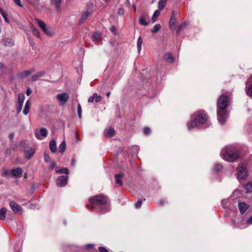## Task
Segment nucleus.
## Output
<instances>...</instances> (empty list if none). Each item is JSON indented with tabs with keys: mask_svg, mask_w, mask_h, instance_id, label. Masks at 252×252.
Listing matches in <instances>:
<instances>
[{
	"mask_svg": "<svg viewBox=\"0 0 252 252\" xmlns=\"http://www.w3.org/2000/svg\"><path fill=\"white\" fill-rule=\"evenodd\" d=\"M56 172L58 173L65 174L66 175H68L69 174V171L67 168L64 167H62L60 169H59L57 167L56 168Z\"/></svg>",
	"mask_w": 252,
	"mask_h": 252,
	"instance_id": "c85d7f7f",
	"label": "nucleus"
},
{
	"mask_svg": "<svg viewBox=\"0 0 252 252\" xmlns=\"http://www.w3.org/2000/svg\"><path fill=\"white\" fill-rule=\"evenodd\" d=\"M35 21L36 23L38 25V26L43 31L46 28L47 26H46L45 23L43 21L37 18H35Z\"/></svg>",
	"mask_w": 252,
	"mask_h": 252,
	"instance_id": "aec40b11",
	"label": "nucleus"
},
{
	"mask_svg": "<svg viewBox=\"0 0 252 252\" xmlns=\"http://www.w3.org/2000/svg\"><path fill=\"white\" fill-rule=\"evenodd\" d=\"M91 14V12L86 11L82 13L80 19L79 20V24L82 25L87 19L89 16Z\"/></svg>",
	"mask_w": 252,
	"mask_h": 252,
	"instance_id": "2eb2a0df",
	"label": "nucleus"
},
{
	"mask_svg": "<svg viewBox=\"0 0 252 252\" xmlns=\"http://www.w3.org/2000/svg\"><path fill=\"white\" fill-rule=\"evenodd\" d=\"M249 205L244 203V202H239L238 203V207L240 213L243 214L245 213V212L248 209Z\"/></svg>",
	"mask_w": 252,
	"mask_h": 252,
	"instance_id": "f3484780",
	"label": "nucleus"
},
{
	"mask_svg": "<svg viewBox=\"0 0 252 252\" xmlns=\"http://www.w3.org/2000/svg\"><path fill=\"white\" fill-rule=\"evenodd\" d=\"M34 154V151L32 148H31L27 149L25 151V156L28 159L31 158L33 156Z\"/></svg>",
	"mask_w": 252,
	"mask_h": 252,
	"instance_id": "a211bd4d",
	"label": "nucleus"
},
{
	"mask_svg": "<svg viewBox=\"0 0 252 252\" xmlns=\"http://www.w3.org/2000/svg\"><path fill=\"white\" fill-rule=\"evenodd\" d=\"M106 2H108L109 0H104Z\"/></svg>",
	"mask_w": 252,
	"mask_h": 252,
	"instance_id": "69168bd1",
	"label": "nucleus"
},
{
	"mask_svg": "<svg viewBox=\"0 0 252 252\" xmlns=\"http://www.w3.org/2000/svg\"><path fill=\"white\" fill-rule=\"evenodd\" d=\"M176 21V14L175 11H173L169 22V26L171 29H172L175 26Z\"/></svg>",
	"mask_w": 252,
	"mask_h": 252,
	"instance_id": "dca6fc26",
	"label": "nucleus"
},
{
	"mask_svg": "<svg viewBox=\"0 0 252 252\" xmlns=\"http://www.w3.org/2000/svg\"><path fill=\"white\" fill-rule=\"evenodd\" d=\"M165 59L167 61V62L169 63H173L174 61V59L170 53H167L165 55Z\"/></svg>",
	"mask_w": 252,
	"mask_h": 252,
	"instance_id": "7c9ffc66",
	"label": "nucleus"
},
{
	"mask_svg": "<svg viewBox=\"0 0 252 252\" xmlns=\"http://www.w3.org/2000/svg\"><path fill=\"white\" fill-rule=\"evenodd\" d=\"M118 14L120 16H123L125 14V10L122 8H119L118 9Z\"/></svg>",
	"mask_w": 252,
	"mask_h": 252,
	"instance_id": "c03bdc74",
	"label": "nucleus"
},
{
	"mask_svg": "<svg viewBox=\"0 0 252 252\" xmlns=\"http://www.w3.org/2000/svg\"><path fill=\"white\" fill-rule=\"evenodd\" d=\"M207 119V115L203 111H199L194 113L188 123V129L191 131L204 124L207 127L209 126L210 124Z\"/></svg>",
	"mask_w": 252,
	"mask_h": 252,
	"instance_id": "f03ea898",
	"label": "nucleus"
},
{
	"mask_svg": "<svg viewBox=\"0 0 252 252\" xmlns=\"http://www.w3.org/2000/svg\"><path fill=\"white\" fill-rule=\"evenodd\" d=\"M32 93V90L30 88L27 90L26 94L27 95H30Z\"/></svg>",
	"mask_w": 252,
	"mask_h": 252,
	"instance_id": "6e6d98bb",
	"label": "nucleus"
},
{
	"mask_svg": "<svg viewBox=\"0 0 252 252\" xmlns=\"http://www.w3.org/2000/svg\"><path fill=\"white\" fill-rule=\"evenodd\" d=\"M0 13H1H1H4V12L2 11V9H1V8H0Z\"/></svg>",
	"mask_w": 252,
	"mask_h": 252,
	"instance_id": "e2e57ef3",
	"label": "nucleus"
},
{
	"mask_svg": "<svg viewBox=\"0 0 252 252\" xmlns=\"http://www.w3.org/2000/svg\"><path fill=\"white\" fill-rule=\"evenodd\" d=\"M14 136V135L13 133H11L9 135V138L11 140H12L13 139Z\"/></svg>",
	"mask_w": 252,
	"mask_h": 252,
	"instance_id": "bf43d9fd",
	"label": "nucleus"
},
{
	"mask_svg": "<svg viewBox=\"0 0 252 252\" xmlns=\"http://www.w3.org/2000/svg\"><path fill=\"white\" fill-rule=\"evenodd\" d=\"M98 250L100 252H109L108 250L103 247H99Z\"/></svg>",
	"mask_w": 252,
	"mask_h": 252,
	"instance_id": "09e8293b",
	"label": "nucleus"
},
{
	"mask_svg": "<svg viewBox=\"0 0 252 252\" xmlns=\"http://www.w3.org/2000/svg\"><path fill=\"white\" fill-rule=\"evenodd\" d=\"M110 94L111 93L110 92H108L107 94H106V96L107 97H109L110 95Z\"/></svg>",
	"mask_w": 252,
	"mask_h": 252,
	"instance_id": "680f3d73",
	"label": "nucleus"
},
{
	"mask_svg": "<svg viewBox=\"0 0 252 252\" xmlns=\"http://www.w3.org/2000/svg\"><path fill=\"white\" fill-rule=\"evenodd\" d=\"M31 29H32L33 34L34 35L36 36L37 37H40V33H39L38 30L36 29L32 26Z\"/></svg>",
	"mask_w": 252,
	"mask_h": 252,
	"instance_id": "58836bf2",
	"label": "nucleus"
},
{
	"mask_svg": "<svg viewBox=\"0 0 252 252\" xmlns=\"http://www.w3.org/2000/svg\"><path fill=\"white\" fill-rule=\"evenodd\" d=\"M57 98L61 103L63 104L67 101L69 95L66 93H61L57 95Z\"/></svg>",
	"mask_w": 252,
	"mask_h": 252,
	"instance_id": "9d476101",
	"label": "nucleus"
},
{
	"mask_svg": "<svg viewBox=\"0 0 252 252\" xmlns=\"http://www.w3.org/2000/svg\"><path fill=\"white\" fill-rule=\"evenodd\" d=\"M160 28L161 26L159 24H156L151 31L153 33H156L158 32L160 29Z\"/></svg>",
	"mask_w": 252,
	"mask_h": 252,
	"instance_id": "4c0bfd02",
	"label": "nucleus"
},
{
	"mask_svg": "<svg viewBox=\"0 0 252 252\" xmlns=\"http://www.w3.org/2000/svg\"><path fill=\"white\" fill-rule=\"evenodd\" d=\"M9 205L12 210L16 214H21L23 212L22 208L16 203L11 201L9 202Z\"/></svg>",
	"mask_w": 252,
	"mask_h": 252,
	"instance_id": "6e6552de",
	"label": "nucleus"
},
{
	"mask_svg": "<svg viewBox=\"0 0 252 252\" xmlns=\"http://www.w3.org/2000/svg\"><path fill=\"white\" fill-rule=\"evenodd\" d=\"M142 201L138 200L135 204V207L137 209L140 208L142 205Z\"/></svg>",
	"mask_w": 252,
	"mask_h": 252,
	"instance_id": "49530a36",
	"label": "nucleus"
},
{
	"mask_svg": "<svg viewBox=\"0 0 252 252\" xmlns=\"http://www.w3.org/2000/svg\"><path fill=\"white\" fill-rule=\"evenodd\" d=\"M101 38L100 34L99 32H94L92 35V40L94 41L99 40Z\"/></svg>",
	"mask_w": 252,
	"mask_h": 252,
	"instance_id": "c9c22d12",
	"label": "nucleus"
},
{
	"mask_svg": "<svg viewBox=\"0 0 252 252\" xmlns=\"http://www.w3.org/2000/svg\"><path fill=\"white\" fill-rule=\"evenodd\" d=\"M238 178L240 179H245L248 176V171L247 168L243 166L240 165L238 167Z\"/></svg>",
	"mask_w": 252,
	"mask_h": 252,
	"instance_id": "39448f33",
	"label": "nucleus"
},
{
	"mask_svg": "<svg viewBox=\"0 0 252 252\" xmlns=\"http://www.w3.org/2000/svg\"><path fill=\"white\" fill-rule=\"evenodd\" d=\"M7 209L5 207H2L0 210V220H4L6 217Z\"/></svg>",
	"mask_w": 252,
	"mask_h": 252,
	"instance_id": "a878e982",
	"label": "nucleus"
},
{
	"mask_svg": "<svg viewBox=\"0 0 252 252\" xmlns=\"http://www.w3.org/2000/svg\"><path fill=\"white\" fill-rule=\"evenodd\" d=\"M222 168V166L220 164H216L214 166V170L216 171H219Z\"/></svg>",
	"mask_w": 252,
	"mask_h": 252,
	"instance_id": "de8ad7c7",
	"label": "nucleus"
},
{
	"mask_svg": "<svg viewBox=\"0 0 252 252\" xmlns=\"http://www.w3.org/2000/svg\"><path fill=\"white\" fill-rule=\"evenodd\" d=\"M134 148H135V149H137V147L136 146H135Z\"/></svg>",
	"mask_w": 252,
	"mask_h": 252,
	"instance_id": "338daca9",
	"label": "nucleus"
},
{
	"mask_svg": "<svg viewBox=\"0 0 252 252\" xmlns=\"http://www.w3.org/2000/svg\"><path fill=\"white\" fill-rule=\"evenodd\" d=\"M239 152L234 146L229 145L222 149L220 152L221 158L228 161L233 162L238 158Z\"/></svg>",
	"mask_w": 252,
	"mask_h": 252,
	"instance_id": "20e7f679",
	"label": "nucleus"
},
{
	"mask_svg": "<svg viewBox=\"0 0 252 252\" xmlns=\"http://www.w3.org/2000/svg\"><path fill=\"white\" fill-rule=\"evenodd\" d=\"M22 172L23 170L20 167L13 169L10 171L11 175L15 178H20L21 176Z\"/></svg>",
	"mask_w": 252,
	"mask_h": 252,
	"instance_id": "f8f14e48",
	"label": "nucleus"
},
{
	"mask_svg": "<svg viewBox=\"0 0 252 252\" xmlns=\"http://www.w3.org/2000/svg\"><path fill=\"white\" fill-rule=\"evenodd\" d=\"M147 16H141L139 19V23L141 25L147 26L149 25V22L146 21Z\"/></svg>",
	"mask_w": 252,
	"mask_h": 252,
	"instance_id": "b1692460",
	"label": "nucleus"
},
{
	"mask_svg": "<svg viewBox=\"0 0 252 252\" xmlns=\"http://www.w3.org/2000/svg\"><path fill=\"white\" fill-rule=\"evenodd\" d=\"M13 40L9 37L5 38L3 39V44L6 46H11L13 45Z\"/></svg>",
	"mask_w": 252,
	"mask_h": 252,
	"instance_id": "393cba45",
	"label": "nucleus"
},
{
	"mask_svg": "<svg viewBox=\"0 0 252 252\" xmlns=\"http://www.w3.org/2000/svg\"><path fill=\"white\" fill-rule=\"evenodd\" d=\"M32 72V70H28L25 71H24L20 74H19V76L21 78H24L27 77L29 75H30Z\"/></svg>",
	"mask_w": 252,
	"mask_h": 252,
	"instance_id": "f704fd0d",
	"label": "nucleus"
},
{
	"mask_svg": "<svg viewBox=\"0 0 252 252\" xmlns=\"http://www.w3.org/2000/svg\"><path fill=\"white\" fill-rule=\"evenodd\" d=\"M14 0V2L19 6L20 7H22V4H21V2H20V0Z\"/></svg>",
	"mask_w": 252,
	"mask_h": 252,
	"instance_id": "4d7b16f0",
	"label": "nucleus"
},
{
	"mask_svg": "<svg viewBox=\"0 0 252 252\" xmlns=\"http://www.w3.org/2000/svg\"><path fill=\"white\" fill-rule=\"evenodd\" d=\"M10 173V171L9 170L7 169H3L2 170L1 176L2 177H5L7 175H9Z\"/></svg>",
	"mask_w": 252,
	"mask_h": 252,
	"instance_id": "79ce46f5",
	"label": "nucleus"
},
{
	"mask_svg": "<svg viewBox=\"0 0 252 252\" xmlns=\"http://www.w3.org/2000/svg\"><path fill=\"white\" fill-rule=\"evenodd\" d=\"M30 105L31 103L30 100H27L26 102L25 106L23 110V114L24 115H27L29 113Z\"/></svg>",
	"mask_w": 252,
	"mask_h": 252,
	"instance_id": "cd10ccee",
	"label": "nucleus"
},
{
	"mask_svg": "<svg viewBox=\"0 0 252 252\" xmlns=\"http://www.w3.org/2000/svg\"><path fill=\"white\" fill-rule=\"evenodd\" d=\"M150 128L149 127H146L143 129V133L145 134H148L150 133Z\"/></svg>",
	"mask_w": 252,
	"mask_h": 252,
	"instance_id": "3c124183",
	"label": "nucleus"
},
{
	"mask_svg": "<svg viewBox=\"0 0 252 252\" xmlns=\"http://www.w3.org/2000/svg\"><path fill=\"white\" fill-rule=\"evenodd\" d=\"M43 32L48 36H51L54 34V31L51 27H47Z\"/></svg>",
	"mask_w": 252,
	"mask_h": 252,
	"instance_id": "4be33fe9",
	"label": "nucleus"
},
{
	"mask_svg": "<svg viewBox=\"0 0 252 252\" xmlns=\"http://www.w3.org/2000/svg\"><path fill=\"white\" fill-rule=\"evenodd\" d=\"M123 176L124 174L122 173L116 174L115 176L116 182L119 186H122L123 185V182L122 179L123 178Z\"/></svg>",
	"mask_w": 252,
	"mask_h": 252,
	"instance_id": "6ab92c4d",
	"label": "nucleus"
},
{
	"mask_svg": "<svg viewBox=\"0 0 252 252\" xmlns=\"http://www.w3.org/2000/svg\"><path fill=\"white\" fill-rule=\"evenodd\" d=\"M56 163L55 162H52L51 165H50L49 167L51 169H53L54 167L56 166Z\"/></svg>",
	"mask_w": 252,
	"mask_h": 252,
	"instance_id": "13d9d810",
	"label": "nucleus"
},
{
	"mask_svg": "<svg viewBox=\"0 0 252 252\" xmlns=\"http://www.w3.org/2000/svg\"><path fill=\"white\" fill-rule=\"evenodd\" d=\"M188 26V24L186 22H184L183 24L180 25L178 27V30H177V33L179 34L181 30L184 28H185Z\"/></svg>",
	"mask_w": 252,
	"mask_h": 252,
	"instance_id": "a19ab883",
	"label": "nucleus"
},
{
	"mask_svg": "<svg viewBox=\"0 0 252 252\" xmlns=\"http://www.w3.org/2000/svg\"><path fill=\"white\" fill-rule=\"evenodd\" d=\"M48 134L47 130L45 128H41L39 131L35 132L36 137L39 140L42 139L46 137Z\"/></svg>",
	"mask_w": 252,
	"mask_h": 252,
	"instance_id": "9b49d317",
	"label": "nucleus"
},
{
	"mask_svg": "<svg viewBox=\"0 0 252 252\" xmlns=\"http://www.w3.org/2000/svg\"><path fill=\"white\" fill-rule=\"evenodd\" d=\"M115 129L111 127L106 128L104 131V135L107 137H112L115 135Z\"/></svg>",
	"mask_w": 252,
	"mask_h": 252,
	"instance_id": "4468645a",
	"label": "nucleus"
},
{
	"mask_svg": "<svg viewBox=\"0 0 252 252\" xmlns=\"http://www.w3.org/2000/svg\"><path fill=\"white\" fill-rule=\"evenodd\" d=\"M25 100V95L24 94H20L18 95V101L17 103V111L18 113H19L22 109L23 105L24 103V101Z\"/></svg>",
	"mask_w": 252,
	"mask_h": 252,
	"instance_id": "423d86ee",
	"label": "nucleus"
},
{
	"mask_svg": "<svg viewBox=\"0 0 252 252\" xmlns=\"http://www.w3.org/2000/svg\"><path fill=\"white\" fill-rule=\"evenodd\" d=\"M101 96L99 95H98L96 93H94L92 96H90L88 101L89 103L93 102L95 101V102H99L101 100Z\"/></svg>",
	"mask_w": 252,
	"mask_h": 252,
	"instance_id": "ddd939ff",
	"label": "nucleus"
},
{
	"mask_svg": "<svg viewBox=\"0 0 252 252\" xmlns=\"http://www.w3.org/2000/svg\"><path fill=\"white\" fill-rule=\"evenodd\" d=\"M89 209H94L97 212L105 213L109 211V205L107 203L106 197L102 195H96L90 199V204L87 205Z\"/></svg>",
	"mask_w": 252,
	"mask_h": 252,
	"instance_id": "f257e3e1",
	"label": "nucleus"
},
{
	"mask_svg": "<svg viewBox=\"0 0 252 252\" xmlns=\"http://www.w3.org/2000/svg\"><path fill=\"white\" fill-rule=\"evenodd\" d=\"M142 44V38L141 37H139L137 40V48H138V50L139 52H140V50H141Z\"/></svg>",
	"mask_w": 252,
	"mask_h": 252,
	"instance_id": "ea45409f",
	"label": "nucleus"
},
{
	"mask_svg": "<svg viewBox=\"0 0 252 252\" xmlns=\"http://www.w3.org/2000/svg\"><path fill=\"white\" fill-rule=\"evenodd\" d=\"M159 204L160 205H162L164 204V201L163 200L160 201Z\"/></svg>",
	"mask_w": 252,
	"mask_h": 252,
	"instance_id": "052dcab7",
	"label": "nucleus"
},
{
	"mask_svg": "<svg viewBox=\"0 0 252 252\" xmlns=\"http://www.w3.org/2000/svg\"><path fill=\"white\" fill-rule=\"evenodd\" d=\"M32 5H33V6L35 8H36V7L35 6V5L32 4Z\"/></svg>",
	"mask_w": 252,
	"mask_h": 252,
	"instance_id": "0e129e2a",
	"label": "nucleus"
},
{
	"mask_svg": "<svg viewBox=\"0 0 252 252\" xmlns=\"http://www.w3.org/2000/svg\"><path fill=\"white\" fill-rule=\"evenodd\" d=\"M111 32L114 34H116L117 33V30L116 27L114 26H112L110 28Z\"/></svg>",
	"mask_w": 252,
	"mask_h": 252,
	"instance_id": "8fccbe9b",
	"label": "nucleus"
},
{
	"mask_svg": "<svg viewBox=\"0 0 252 252\" xmlns=\"http://www.w3.org/2000/svg\"><path fill=\"white\" fill-rule=\"evenodd\" d=\"M228 105V98L224 95H220L217 102V115L218 121L221 125H223L228 118V113L225 109Z\"/></svg>",
	"mask_w": 252,
	"mask_h": 252,
	"instance_id": "7ed1b4c3",
	"label": "nucleus"
},
{
	"mask_svg": "<svg viewBox=\"0 0 252 252\" xmlns=\"http://www.w3.org/2000/svg\"><path fill=\"white\" fill-rule=\"evenodd\" d=\"M167 1V0H160L158 3V10L159 11L163 10L166 5Z\"/></svg>",
	"mask_w": 252,
	"mask_h": 252,
	"instance_id": "bb28decb",
	"label": "nucleus"
},
{
	"mask_svg": "<svg viewBox=\"0 0 252 252\" xmlns=\"http://www.w3.org/2000/svg\"><path fill=\"white\" fill-rule=\"evenodd\" d=\"M1 15L2 16V17H3L5 21L6 22V23H8L9 22V20L8 19V18H7L6 16V14L5 13H1Z\"/></svg>",
	"mask_w": 252,
	"mask_h": 252,
	"instance_id": "603ef678",
	"label": "nucleus"
},
{
	"mask_svg": "<svg viewBox=\"0 0 252 252\" xmlns=\"http://www.w3.org/2000/svg\"><path fill=\"white\" fill-rule=\"evenodd\" d=\"M44 159L46 162H49L51 161V158L46 154H44Z\"/></svg>",
	"mask_w": 252,
	"mask_h": 252,
	"instance_id": "a18cd8bd",
	"label": "nucleus"
},
{
	"mask_svg": "<svg viewBox=\"0 0 252 252\" xmlns=\"http://www.w3.org/2000/svg\"><path fill=\"white\" fill-rule=\"evenodd\" d=\"M85 247L86 249H92L94 247V245L93 244H87L85 246Z\"/></svg>",
	"mask_w": 252,
	"mask_h": 252,
	"instance_id": "5fc2aeb1",
	"label": "nucleus"
},
{
	"mask_svg": "<svg viewBox=\"0 0 252 252\" xmlns=\"http://www.w3.org/2000/svg\"><path fill=\"white\" fill-rule=\"evenodd\" d=\"M160 13V11H159V10H157L154 12L153 17L151 19V21L152 23H154L156 21L157 18L159 15Z\"/></svg>",
	"mask_w": 252,
	"mask_h": 252,
	"instance_id": "473e14b6",
	"label": "nucleus"
},
{
	"mask_svg": "<svg viewBox=\"0 0 252 252\" xmlns=\"http://www.w3.org/2000/svg\"><path fill=\"white\" fill-rule=\"evenodd\" d=\"M66 150V144L65 141H63L59 145V151L63 153Z\"/></svg>",
	"mask_w": 252,
	"mask_h": 252,
	"instance_id": "2f4dec72",
	"label": "nucleus"
},
{
	"mask_svg": "<svg viewBox=\"0 0 252 252\" xmlns=\"http://www.w3.org/2000/svg\"><path fill=\"white\" fill-rule=\"evenodd\" d=\"M50 149L53 153H55L57 151L56 143L54 140H52L49 143Z\"/></svg>",
	"mask_w": 252,
	"mask_h": 252,
	"instance_id": "5701e85b",
	"label": "nucleus"
},
{
	"mask_svg": "<svg viewBox=\"0 0 252 252\" xmlns=\"http://www.w3.org/2000/svg\"><path fill=\"white\" fill-rule=\"evenodd\" d=\"M45 74L44 71H40L37 72L36 74L34 75L31 80L33 81H36L39 78L41 77Z\"/></svg>",
	"mask_w": 252,
	"mask_h": 252,
	"instance_id": "c756f323",
	"label": "nucleus"
},
{
	"mask_svg": "<svg viewBox=\"0 0 252 252\" xmlns=\"http://www.w3.org/2000/svg\"><path fill=\"white\" fill-rule=\"evenodd\" d=\"M247 223L249 225L252 224V216L251 217L246 221Z\"/></svg>",
	"mask_w": 252,
	"mask_h": 252,
	"instance_id": "864d4df0",
	"label": "nucleus"
},
{
	"mask_svg": "<svg viewBox=\"0 0 252 252\" xmlns=\"http://www.w3.org/2000/svg\"><path fill=\"white\" fill-rule=\"evenodd\" d=\"M51 2L55 5L57 9L58 10L61 4L62 0H51Z\"/></svg>",
	"mask_w": 252,
	"mask_h": 252,
	"instance_id": "e433bc0d",
	"label": "nucleus"
},
{
	"mask_svg": "<svg viewBox=\"0 0 252 252\" xmlns=\"http://www.w3.org/2000/svg\"><path fill=\"white\" fill-rule=\"evenodd\" d=\"M246 91L248 95L252 96V75L249 77L246 82Z\"/></svg>",
	"mask_w": 252,
	"mask_h": 252,
	"instance_id": "0eeeda50",
	"label": "nucleus"
},
{
	"mask_svg": "<svg viewBox=\"0 0 252 252\" xmlns=\"http://www.w3.org/2000/svg\"><path fill=\"white\" fill-rule=\"evenodd\" d=\"M77 113L79 118H81L82 115V108L80 104H77Z\"/></svg>",
	"mask_w": 252,
	"mask_h": 252,
	"instance_id": "37998d69",
	"label": "nucleus"
},
{
	"mask_svg": "<svg viewBox=\"0 0 252 252\" xmlns=\"http://www.w3.org/2000/svg\"><path fill=\"white\" fill-rule=\"evenodd\" d=\"M35 21L36 23L38 25V26L43 31L46 28L47 26H46L45 23L43 21L37 18H35Z\"/></svg>",
	"mask_w": 252,
	"mask_h": 252,
	"instance_id": "412c9836",
	"label": "nucleus"
},
{
	"mask_svg": "<svg viewBox=\"0 0 252 252\" xmlns=\"http://www.w3.org/2000/svg\"><path fill=\"white\" fill-rule=\"evenodd\" d=\"M68 177L67 176H61L56 180V184L58 187H62L65 186L67 183Z\"/></svg>",
	"mask_w": 252,
	"mask_h": 252,
	"instance_id": "1a4fd4ad",
	"label": "nucleus"
},
{
	"mask_svg": "<svg viewBox=\"0 0 252 252\" xmlns=\"http://www.w3.org/2000/svg\"><path fill=\"white\" fill-rule=\"evenodd\" d=\"M245 190L247 192H251L252 191V182H249L246 184L244 186Z\"/></svg>",
	"mask_w": 252,
	"mask_h": 252,
	"instance_id": "72a5a7b5",
	"label": "nucleus"
}]
</instances>
